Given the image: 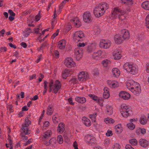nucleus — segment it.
<instances>
[{
	"label": "nucleus",
	"mask_w": 149,
	"mask_h": 149,
	"mask_svg": "<svg viewBox=\"0 0 149 149\" xmlns=\"http://www.w3.org/2000/svg\"><path fill=\"white\" fill-rule=\"evenodd\" d=\"M109 7V5L105 2L100 3L94 9L93 13L95 16L99 17L104 14L105 11Z\"/></svg>",
	"instance_id": "obj_1"
},
{
	"label": "nucleus",
	"mask_w": 149,
	"mask_h": 149,
	"mask_svg": "<svg viewBox=\"0 0 149 149\" xmlns=\"http://www.w3.org/2000/svg\"><path fill=\"white\" fill-rule=\"evenodd\" d=\"M123 67L127 72L131 74H135L138 73V67L135 64H132L129 63L127 62L124 64Z\"/></svg>",
	"instance_id": "obj_2"
},
{
	"label": "nucleus",
	"mask_w": 149,
	"mask_h": 149,
	"mask_svg": "<svg viewBox=\"0 0 149 149\" xmlns=\"http://www.w3.org/2000/svg\"><path fill=\"white\" fill-rule=\"evenodd\" d=\"M61 87V82L58 80H56L54 82L51 81L49 84V91L52 92L54 93H57Z\"/></svg>",
	"instance_id": "obj_3"
},
{
	"label": "nucleus",
	"mask_w": 149,
	"mask_h": 149,
	"mask_svg": "<svg viewBox=\"0 0 149 149\" xmlns=\"http://www.w3.org/2000/svg\"><path fill=\"white\" fill-rule=\"evenodd\" d=\"M120 111L123 117L126 118L130 115L132 110L130 107L125 104L121 105Z\"/></svg>",
	"instance_id": "obj_4"
},
{
	"label": "nucleus",
	"mask_w": 149,
	"mask_h": 149,
	"mask_svg": "<svg viewBox=\"0 0 149 149\" xmlns=\"http://www.w3.org/2000/svg\"><path fill=\"white\" fill-rule=\"evenodd\" d=\"M125 13V12L124 10L119 9L118 8H114L111 16L114 19L118 18L120 19H122L121 17H123Z\"/></svg>",
	"instance_id": "obj_5"
},
{
	"label": "nucleus",
	"mask_w": 149,
	"mask_h": 149,
	"mask_svg": "<svg viewBox=\"0 0 149 149\" xmlns=\"http://www.w3.org/2000/svg\"><path fill=\"white\" fill-rule=\"evenodd\" d=\"M73 38L76 42L82 41L84 39V35L81 31H76L73 35Z\"/></svg>",
	"instance_id": "obj_6"
},
{
	"label": "nucleus",
	"mask_w": 149,
	"mask_h": 149,
	"mask_svg": "<svg viewBox=\"0 0 149 149\" xmlns=\"http://www.w3.org/2000/svg\"><path fill=\"white\" fill-rule=\"evenodd\" d=\"M106 55V54L105 51L100 50L96 52H94L92 55V57L93 59L97 60L104 57Z\"/></svg>",
	"instance_id": "obj_7"
},
{
	"label": "nucleus",
	"mask_w": 149,
	"mask_h": 149,
	"mask_svg": "<svg viewBox=\"0 0 149 149\" xmlns=\"http://www.w3.org/2000/svg\"><path fill=\"white\" fill-rule=\"evenodd\" d=\"M111 44V42L110 40L102 39L100 40L99 46L101 48L108 49L109 48Z\"/></svg>",
	"instance_id": "obj_8"
},
{
	"label": "nucleus",
	"mask_w": 149,
	"mask_h": 149,
	"mask_svg": "<svg viewBox=\"0 0 149 149\" xmlns=\"http://www.w3.org/2000/svg\"><path fill=\"white\" fill-rule=\"evenodd\" d=\"M64 64L68 68L74 67L76 66V64L73 61L72 59L70 57H67L63 61Z\"/></svg>",
	"instance_id": "obj_9"
},
{
	"label": "nucleus",
	"mask_w": 149,
	"mask_h": 149,
	"mask_svg": "<svg viewBox=\"0 0 149 149\" xmlns=\"http://www.w3.org/2000/svg\"><path fill=\"white\" fill-rule=\"evenodd\" d=\"M139 84V83L134 81L132 80L128 81L127 82L126 86L127 88L131 91L132 89H134L137 88V85Z\"/></svg>",
	"instance_id": "obj_10"
},
{
	"label": "nucleus",
	"mask_w": 149,
	"mask_h": 149,
	"mask_svg": "<svg viewBox=\"0 0 149 149\" xmlns=\"http://www.w3.org/2000/svg\"><path fill=\"white\" fill-rule=\"evenodd\" d=\"M83 51L82 48L78 47L75 50L74 55L75 57L77 60H79L83 56Z\"/></svg>",
	"instance_id": "obj_11"
},
{
	"label": "nucleus",
	"mask_w": 149,
	"mask_h": 149,
	"mask_svg": "<svg viewBox=\"0 0 149 149\" xmlns=\"http://www.w3.org/2000/svg\"><path fill=\"white\" fill-rule=\"evenodd\" d=\"M121 50L119 48H116L114 50L113 53V55L115 60H119L122 56Z\"/></svg>",
	"instance_id": "obj_12"
},
{
	"label": "nucleus",
	"mask_w": 149,
	"mask_h": 149,
	"mask_svg": "<svg viewBox=\"0 0 149 149\" xmlns=\"http://www.w3.org/2000/svg\"><path fill=\"white\" fill-rule=\"evenodd\" d=\"M89 78L88 74L84 71L81 72L78 75V78L80 81H83Z\"/></svg>",
	"instance_id": "obj_13"
},
{
	"label": "nucleus",
	"mask_w": 149,
	"mask_h": 149,
	"mask_svg": "<svg viewBox=\"0 0 149 149\" xmlns=\"http://www.w3.org/2000/svg\"><path fill=\"white\" fill-rule=\"evenodd\" d=\"M114 40L115 43L117 44L122 43L124 40L122 36L118 34H116L114 36Z\"/></svg>",
	"instance_id": "obj_14"
},
{
	"label": "nucleus",
	"mask_w": 149,
	"mask_h": 149,
	"mask_svg": "<svg viewBox=\"0 0 149 149\" xmlns=\"http://www.w3.org/2000/svg\"><path fill=\"white\" fill-rule=\"evenodd\" d=\"M119 96L124 100H127L130 98V95L128 93L122 91L120 93Z\"/></svg>",
	"instance_id": "obj_15"
},
{
	"label": "nucleus",
	"mask_w": 149,
	"mask_h": 149,
	"mask_svg": "<svg viewBox=\"0 0 149 149\" xmlns=\"http://www.w3.org/2000/svg\"><path fill=\"white\" fill-rule=\"evenodd\" d=\"M96 47V44L95 43H89L87 47V51L89 53L93 52L95 49Z\"/></svg>",
	"instance_id": "obj_16"
},
{
	"label": "nucleus",
	"mask_w": 149,
	"mask_h": 149,
	"mask_svg": "<svg viewBox=\"0 0 149 149\" xmlns=\"http://www.w3.org/2000/svg\"><path fill=\"white\" fill-rule=\"evenodd\" d=\"M107 83L109 86L111 88H117L119 86L118 82L116 81H107Z\"/></svg>",
	"instance_id": "obj_17"
},
{
	"label": "nucleus",
	"mask_w": 149,
	"mask_h": 149,
	"mask_svg": "<svg viewBox=\"0 0 149 149\" xmlns=\"http://www.w3.org/2000/svg\"><path fill=\"white\" fill-rule=\"evenodd\" d=\"M83 19L85 22H89L91 20V16L89 12H86L84 14Z\"/></svg>",
	"instance_id": "obj_18"
},
{
	"label": "nucleus",
	"mask_w": 149,
	"mask_h": 149,
	"mask_svg": "<svg viewBox=\"0 0 149 149\" xmlns=\"http://www.w3.org/2000/svg\"><path fill=\"white\" fill-rule=\"evenodd\" d=\"M121 34L122 38L124 40H127L130 37V34L129 31L126 29H123L121 31Z\"/></svg>",
	"instance_id": "obj_19"
},
{
	"label": "nucleus",
	"mask_w": 149,
	"mask_h": 149,
	"mask_svg": "<svg viewBox=\"0 0 149 149\" xmlns=\"http://www.w3.org/2000/svg\"><path fill=\"white\" fill-rule=\"evenodd\" d=\"M115 133L117 134H119L122 133L123 130V128L121 124H118L114 127Z\"/></svg>",
	"instance_id": "obj_20"
},
{
	"label": "nucleus",
	"mask_w": 149,
	"mask_h": 149,
	"mask_svg": "<svg viewBox=\"0 0 149 149\" xmlns=\"http://www.w3.org/2000/svg\"><path fill=\"white\" fill-rule=\"evenodd\" d=\"M139 143L140 145L144 148H146L149 145V141L145 139H141Z\"/></svg>",
	"instance_id": "obj_21"
},
{
	"label": "nucleus",
	"mask_w": 149,
	"mask_h": 149,
	"mask_svg": "<svg viewBox=\"0 0 149 149\" xmlns=\"http://www.w3.org/2000/svg\"><path fill=\"white\" fill-rule=\"evenodd\" d=\"M85 140L86 142L92 144L95 141V138L93 136L88 134L86 136Z\"/></svg>",
	"instance_id": "obj_22"
},
{
	"label": "nucleus",
	"mask_w": 149,
	"mask_h": 149,
	"mask_svg": "<svg viewBox=\"0 0 149 149\" xmlns=\"http://www.w3.org/2000/svg\"><path fill=\"white\" fill-rule=\"evenodd\" d=\"M72 24L76 27H79L81 25V23L77 17H75L71 20Z\"/></svg>",
	"instance_id": "obj_23"
},
{
	"label": "nucleus",
	"mask_w": 149,
	"mask_h": 149,
	"mask_svg": "<svg viewBox=\"0 0 149 149\" xmlns=\"http://www.w3.org/2000/svg\"><path fill=\"white\" fill-rule=\"evenodd\" d=\"M65 130V125L63 123H60L58 124L57 129V132L59 134H62Z\"/></svg>",
	"instance_id": "obj_24"
},
{
	"label": "nucleus",
	"mask_w": 149,
	"mask_h": 149,
	"mask_svg": "<svg viewBox=\"0 0 149 149\" xmlns=\"http://www.w3.org/2000/svg\"><path fill=\"white\" fill-rule=\"evenodd\" d=\"M72 71L70 70L65 69L63 71L62 73V77L63 78L65 79L68 76H70Z\"/></svg>",
	"instance_id": "obj_25"
},
{
	"label": "nucleus",
	"mask_w": 149,
	"mask_h": 149,
	"mask_svg": "<svg viewBox=\"0 0 149 149\" xmlns=\"http://www.w3.org/2000/svg\"><path fill=\"white\" fill-rule=\"evenodd\" d=\"M137 88L134 89H132V91H131L135 95H139L141 92V89L140 86L139 84L137 85Z\"/></svg>",
	"instance_id": "obj_26"
},
{
	"label": "nucleus",
	"mask_w": 149,
	"mask_h": 149,
	"mask_svg": "<svg viewBox=\"0 0 149 149\" xmlns=\"http://www.w3.org/2000/svg\"><path fill=\"white\" fill-rule=\"evenodd\" d=\"M75 100L79 103L83 104L86 102V98L81 96H76L75 98Z\"/></svg>",
	"instance_id": "obj_27"
},
{
	"label": "nucleus",
	"mask_w": 149,
	"mask_h": 149,
	"mask_svg": "<svg viewBox=\"0 0 149 149\" xmlns=\"http://www.w3.org/2000/svg\"><path fill=\"white\" fill-rule=\"evenodd\" d=\"M22 134L25 135L29 134L31 133L30 130H29V128L26 126H22Z\"/></svg>",
	"instance_id": "obj_28"
},
{
	"label": "nucleus",
	"mask_w": 149,
	"mask_h": 149,
	"mask_svg": "<svg viewBox=\"0 0 149 149\" xmlns=\"http://www.w3.org/2000/svg\"><path fill=\"white\" fill-rule=\"evenodd\" d=\"M66 41L65 40H62L59 41L58 47L60 49H64L66 44Z\"/></svg>",
	"instance_id": "obj_29"
},
{
	"label": "nucleus",
	"mask_w": 149,
	"mask_h": 149,
	"mask_svg": "<svg viewBox=\"0 0 149 149\" xmlns=\"http://www.w3.org/2000/svg\"><path fill=\"white\" fill-rule=\"evenodd\" d=\"M82 120L84 124L87 127H89L91 125L90 120L86 117H83L82 118Z\"/></svg>",
	"instance_id": "obj_30"
},
{
	"label": "nucleus",
	"mask_w": 149,
	"mask_h": 149,
	"mask_svg": "<svg viewBox=\"0 0 149 149\" xmlns=\"http://www.w3.org/2000/svg\"><path fill=\"white\" fill-rule=\"evenodd\" d=\"M104 91L103 93L104 98L105 99H107L110 96L109 88L107 87H104Z\"/></svg>",
	"instance_id": "obj_31"
},
{
	"label": "nucleus",
	"mask_w": 149,
	"mask_h": 149,
	"mask_svg": "<svg viewBox=\"0 0 149 149\" xmlns=\"http://www.w3.org/2000/svg\"><path fill=\"white\" fill-rule=\"evenodd\" d=\"M112 73L113 76L116 77H118L120 76V70L117 68H113L112 70Z\"/></svg>",
	"instance_id": "obj_32"
},
{
	"label": "nucleus",
	"mask_w": 149,
	"mask_h": 149,
	"mask_svg": "<svg viewBox=\"0 0 149 149\" xmlns=\"http://www.w3.org/2000/svg\"><path fill=\"white\" fill-rule=\"evenodd\" d=\"M139 121L141 125H145L147 122L146 117L144 115H142L139 119Z\"/></svg>",
	"instance_id": "obj_33"
},
{
	"label": "nucleus",
	"mask_w": 149,
	"mask_h": 149,
	"mask_svg": "<svg viewBox=\"0 0 149 149\" xmlns=\"http://www.w3.org/2000/svg\"><path fill=\"white\" fill-rule=\"evenodd\" d=\"M7 132L8 133V138L7 140V142H9V143L10 145L12 144L13 141L12 139L11 138V133L10 129L9 128L7 129Z\"/></svg>",
	"instance_id": "obj_34"
},
{
	"label": "nucleus",
	"mask_w": 149,
	"mask_h": 149,
	"mask_svg": "<svg viewBox=\"0 0 149 149\" xmlns=\"http://www.w3.org/2000/svg\"><path fill=\"white\" fill-rule=\"evenodd\" d=\"M106 113L109 115H111L113 113L112 107L111 106L108 105L106 107Z\"/></svg>",
	"instance_id": "obj_35"
},
{
	"label": "nucleus",
	"mask_w": 149,
	"mask_h": 149,
	"mask_svg": "<svg viewBox=\"0 0 149 149\" xmlns=\"http://www.w3.org/2000/svg\"><path fill=\"white\" fill-rule=\"evenodd\" d=\"M52 120L54 123H58L59 121V117L57 113H55L53 116Z\"/></svg>",
	"instance_id": "obj_36"
},
{
	"label": "nucleus",
	"mask_w": 149,
	"mask_h": 149,
	"mask_svg": "<svg viewBox=\"0 0 149 149\" xmlns=\"http://www.w3.org/2000/svg\"><path fill=\"white\" fill-rule=\"evenodd\" d=\"M104 122L107 124H111L115 122V120L113 119L110 118H107L104 119Z\"/></svg>",
	"instance_id": "obj_37"
},
{
	"label": "nucleus",
	"mask_w": 149,
	"mask_h": 149,
	"mask_svg": "<svg viewBox=\"0 0 149 149\" xmlns=\"http://www.w3.org/2000/svg\"><path fill=\"white\" fill-rule=\"evenodd\" d=\"M52 134V132L51 130H49L45 132L43 135V139H46L50 136Z\"/></svg>",
	"instance_id": "obj_38"
},
{
	"label": "nucleus",
	"mask_w": 149,
	"mask_h": 149,
	"mask_svg": "<svg viewBox=\"0 0 149 149\" xmlns=\"http://www.w3.org/2000/svg\"><path fill=\"white\" fill-rule=\"evenodd\" d=\"M121 2L128 6H130L133 4L132 0H122Z\"/></svg>",
	"instance_id": "obj_39"
},
{
	"label": "nucleus",
	"mask_w": 149,
	"mask_h": 149,
	"mask_svg": "<svg viewBox=\"0 0 149 149\" xmlns=\"http://www.w3.org/2000/svg\"><path fill=\"white\" fill-rule=\"evenodd\" d=\"M97 113H94L92 114H91L89 115V118L91 119L92 122L94 123V124H95L96 121V117L97 116Z\"/></svg>",
	"instance_id": "obj_40"
},
{
	"label": "nucleus",
	"mask_w": 149,
	"mask_h": 149,
	"mask_svg": "<svg viewBox=\"0 0 149 149\" xmlns=\"http://www.w3.org/2000/svg\"><path fill=\"white\" fill-rule=\"evenodd\" d=\"M53 108L52 107L49 106L48 107L47 110V114L48 115H51L53 113Z\"/></svg>",
	"instance_id": "obj_41"
},
{
	"label": "nucleus",
	"mask_w": 149,
	"mask_h": 149,
	"mask_svg": "<svg viewBox=\"0 0 149 149\" xmlns=\"http://www.w3.org/2000/svg\"><path fill=\"white\" fill-rule=\"evenodd\" d=\"M110 63V61L107 59H106L103 60L102 62V64L103 67L104 68H108V65Z\"/></svg>",
	"instance_id": "obj_42"
},
{
	"label": "nucleus",
	"mask_w": 149,
	"mask_h": 149,
	"mask_svg": "<svg viewBox=\"0 0 149 149\" xmlns=\"http://www.w3.org/2000/svg\"><path fill=\"white\" fill-rule=\"evenodd\" d=\"M31 123V121L28 118V117H26L25 118V121L22 124V125L26 126L27 127H28Z\"/></svg>",
	"instance_id": "obj_43"
},
{
	"label": "nucleus",
	"mask_w": 149,
	"mask_h": 149,
	"mask_svg": "<svg viewBox=\"0 0 149 149\" xmlns=\"http://www.w3.org/2000/svg\"><path fill=\"white\" fill-rule=\"evenodd\" d=\"M127 128L131 130H133L135 129L136 125L133 123L130 122L127 124Z\"/></svg>",
	"instance_id": "obj_44"
},
{
	"label": "nucleus",
	"mask_w": 149,
	"mask_h": 149,
	"mask_svg": "<svg viewBox=\"0 0 149 149\" xmlns=\"http://www.w3.org/2000/svg\"><path fill=\"white\" fill-rule=\"evenodd\" d=\"M149 6V1H146L143 2L142 4V7L144 9L147 10Z\"/></svg>",
	"instance_id": "obj_45"
},
{
	"label": "nucleus",
	"mask_w": 149,
	"mask_h": 149,
	"mask_svg": "<svg viewBox=\"0 0 149 149\" xmlns=\"http://www.w3.org/2000/svg\"><path fill=\"white\" fill-rule=\"evenodd\" d=\"M71 28V26L70 25V24L69 23L65 25L64 27V29L65 30V31L64 32V33H67L68 31L70 30Z\"/></svg>",
	"instance_id": "obj_46"
},
{
	"label": "nucleus",
	"mask_w": 149,
	"mask_h": 149,
	"mask_svg": "<svg viewBox=\"0 0 149 149\" xmlns=\"http://www.w3.org/2000/svg\"><path fill=\"white\" fill-rule=\"evenodd\" d=\"M129 143L132 146H136L137 145L138 141L135 139H130L129 141Z\"/></svg>",
	"instance_id": "obj_47"
},
{
	"label": "nucleus",
	"mask_w": 149,
	"mask_h": 149,
	"mask_svg": "<svg viewBox=\"0 0 149 149\" xmlns=\"http://www.w3.org/2000/svg\"><path fill=\"white\" fill-rule=\"evenodd\" d=\"M57 16V15L56 13H54V19L52 20V28H53L54 25L56 23L55 19L56 18Z\"/></svg>",
	"instance_id": "obj_48"
},
{
	"label": "nucleus",
	"mask_w": 149,
	"mask_h": 149,
	"mask_svg": "<svg viewBox=\"0 0 149 149\" xmlns=\"http://www.w3.org/2000/svg\"><path fill=\"white\" fill-rule=\"evenodd\" d=\"M57 141L60 144H62L63 142V139L62 136L61 135H59L57 137Z\"/></svg>",
	"instance_id": "obj_49"
},
{
	"label": "nucleus",
	"mask_w": 149,
	"mask_h": 149,
	"mask_svg": "<svg viewBox=\"0 0 149 149\" xmlns=\"http://www.w3.org/2000/svg\"><path fill=\"white\" fill-rule=\"evenodd\" d=\"M93 31L95 34H98L100 32V29L98 26L94 27Z\"/></svg>",
	"instance_id": "obj_50"
},
{
	"label": "nucleus",
	"mask_w": 149,
	"mask_h": 149,
	"mask_svg": "<svg viewBox=\"0 0 149 149\" xmlns=\"http://www.w3.org/2000/svg\"><path fill=\"white\" fill-rule=\"evenodd\" d=\"M146 25L148 28L149 29V14L146 17Z\"/></svg>",
	"instance_id": "obj_51"
},
{
	"label": "nucleus",
	"mask_w": 149,
	"mask_h": 149,
	"mask_svg": "<svg viewBox=\"0 0 149 149\" xmlns=\"http://www.w3.org/2000/svg\"><path fill=\"white\" fill-rule=\"evenodd\" d=\"M120 146L118 143H115L112 146L113 149H120Z\"/></svg>",
	"instance_id": "obj_52"
},
{
	"label": "nucleus",
	"mask_w": 149,
	"mask_h": 149,
	"mask_svg": "<svg viewBox=\"0 0 149 149\" xmlns=\"http://www.w3.org/2000/svg\"><path fill=\"white\" fill-rule=\"evenodd\" d=\"M30 32L29 31H23V34L25 37H27L29 35Z\"/></svg>",
	"instance_id": "obj_53"
},
{
	"label": "nucleus",
	"mask_w": 149,
	"mask_h": 149,
	"mask_svg": "<svg viewBox=\"0 0 149 149\" xmlns=\"http://www.w3.org/2000/svg\"><path fill=\"white\" fill-rule=\"evenodd\" d=\"M49 142L50 143V146H53L55 144L56 140L54 138H52L49 140Z\"/></svg>",
	"instance_id": "obj_54"
},
{
	"label": "nucleus",
	"mask_w": 149,
	"mask_h": 149,
	"mask_svg": "<svg viewBox=\"0 0 149 149\" xmlns=\"http://www.w3.org/2000/svg\"><path fill=\"white\" fill-rule=\"evenodd\" d=\"M59 32V30L58 29H57L56 32L54 33L52 36V39H54V38L58 34V33Z\"/></svg>",
	"instance_id": "obj_55"
},
{
	"label": "nucleus",
	"mask_w": 149,
	"mask_h": 149,
	"mask_svg": "<svg viewBox=\"0 0 149 149\" xmlns=\"http://www.w3.org/2000/svg\"><path fill=\"white\" fill-rule=\"evenodd\" d=\"M41 15L39 13L35 17V20L36 21H38L40 19Z\"/></svg>",
	"instance_id": "obj_56"
},
{
	"label": "nucleus",
	"mask_w": 149,
	"mask_h": 149,
	"mask_svg": "<svg viewBox=\"0 0 149 149\" xmlns=\"http://www.w3.org/2000/svg\"><path fill=\"white\" fill-rule=\"evenodd\" d=\"M113 134L112 131L109 130H108L106 133V135L107 136H111Z\"/></svg>",
	"instance_id": "obj_57"
},
{
	"label": "nucleus",
	"mask_w": 149,
	"mask_h": 149,
	"mask_svg": "<svg viewBox=\"0 0 149 149\" xmlns=\"http://www.w3.org/2000/svg\"><path fill=\"white\" fill-rule=\"evenodd\" d=\"M138 130L141 133L143 134H144L146 133V130L144 128H139Z\"/></svg>",
	"instance_id": "obj_58"
},
{
	"label": "nucleus",
	"mask_w": 149,
	"mask_h": 149,
	"mask_svg": "<svg viewBox=\"0 0 149 149\" xmlns=\"http://www.w3.org/2000/svg\"><path fill=\"white\" fill-rule=\"evenodd\" d=\"M63 3H61L60 5V6L59 7V10H58V14H59L61 13V11H62V9L63 8V6H64L63 5Z\"/></svg>",
	"instance_id": "obj_59"
},
{
	"label": "nucleus",
	"mask_w": 149,
	"mask_h": 149,
	"mask_svg": "<svg viewBox=\"0 0 149 149\" xmlns=\"http://www.w3.org/2000/svg\"><path fill=\"white\" fill-rule=\"evenodd\" d=\"M138 119L136 118H134L133 119H130V122L131 123H133L134 124H135V123H136Z\"/></svg>",
	"instance_id": "obj_60"
},
{
	"label": "nucleus",
	"mask_w": 149,
	"mask_h": 149,
	"mask_svg": "<svg viewBox=\"0 0 149 149\" xmlns=\"http://www.w3.org/2000/svg\"><path fill=\"white\" fill-rule=\"evenodd\" d=\"M68 102L70 104L72 105H74V103L72 101V98L71 97L70 98L68 99Z\"/></svg>",
	"instance_id": "obj_61"
},
{
	"label": "nucleus",
	"mask_w": 149,
	"mask_h": 149,
	"mask_svg": "<svg viewBox=\"0 0 149 149\" xmlns=\"http://www.w3.org/2000/svg\"><path fill=\"white\" fill-rule=\"evenodd\" d=\"M44 84V89L47 90L48 87L47 86V82L46 81H45L43 82Z\"/></svg>",
	"instance_id": "obj_62"
},
{
	"label": "nucleus",
	"mask_w": 149,
	"mask_h": 149,
	"mask_svg": "<svg viewBox=\"0 0 149 149\" xmlns=\"http://www.w3.org/2000/svg\"><path fill=\"white\" fill-rule=\"evenodd\" d=\"M7 50V48L6 47H2L0 48V51L2 52H6Z\"/></svg>",
	"instance_id": "obj_63"
},
{
	"label": "nucleus",
	"mask_w": 149,
	"mask_h": 149,
	"mask_svg": "<svg viewBox=\"0 0 149 149\" xmlns=\"http://www.w3.org/2000/svg\"><path fill=\"white\" fill-rule=\"evenodd\" d=\"M125 148L126 149H134L129 144H127L125 146Z\"/></svg>",
	"instance_id": "obj_64"
}]
</instances>
